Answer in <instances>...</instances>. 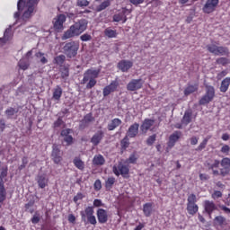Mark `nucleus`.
<instances>
[{
	"mask_svg": "<svg viewBox=\"0 0 230 230\" xmlns=\"http://www.w3.org/2000/svg\"><path fill=\"white\" fill-rule=\"evenodd\" d=\"M4 112L7 119H12V118H13V116L19 112V108L9 107Z\"/></svg>",
	"mask_w": 230,
	"mask_h": 230,
	"instance_id": "473e14b6",
	"label": "nucleus"
},
{
	"mask_svg": "<svg viewBox=\"0 0 230 230\" xmlns=\"http://www.w3.org/2000/svg\"><path fill=\"white\" fill-rule=\"evenodd\" d=\"M5 177H8V166H4V167H2V171H1V172H0V181H2V182H4V179L5 178Z\"/></svg>",
	"mask_w": 230,
	"mask_h": 230,
	"instance_id": "de8ad7c7",
	"label": "nucleus"
},
{
	"mask_svg": "<svg viewBox=\"0 0 230 230\" xmlns=\"http://www.w3.org/2000/svg\"><path fill=\"white\" fill-rule=\"evenodd\" d=\"M35 204V201H29L27 204H25V211H29V213L32 214L35 210L31 208H33Z\"/></svg>",
	"mask_w": 230,
	"mask_h": 230,
	"instance_id": "8fccbe9b",
	"label": "nucleus"
},
{
	"mask_svg": "<svg viewBox=\"0 0 230 230\" xmlns=\"http://www.w3.org/2000/svg\"><path fill=\"white\" fill-rule=\"evenodd\" d=\"M93 164L95 166H103L105 164V158L102 155H96L93 156Z\"/></svg>",
	"mask_w": 230,
	"mask_h": 230,
	"instance_id": "c85d7f7f",
	"label": "nucleus"
},
{
	"mask_svg": "<svg viewBox=\"0 0 230 230\" xmlns=\"http://www.w3.org/2000/svg\"><path fill=\"white\" fill-rule=\"evenodd\" d=\"M31 224L37 225L39 222H40V216L38 212L35 213V215L31 219Z\"/></svg>",
	"mask_w": 230,
	"mask_h": 230,
	"instance_id": "13d9d810",
	"label": "nucleus"
},
{
	"mask_svg": "<svg viewBox=\"0 0 230 230\" xmlns=\"http://www.w3.org/2000/svg\"><path fill=\"white\" fill-rule=\"evenodd\" d=\"M138 134H139V123L135 122L128 128L126 136H128V137L134 138V137H137Z\"/></svg>",
	"mask_w": 230,
	"mask_h": 230,
	"instance_id": "412c9836",
	"label": "nucleus"
},
{
	"mask_svg": "<svg viewBox=\"0 0 230 230\" xmlns=\"http://www.w3.org/2000/svg\"><path fill=\"white\" fill-rule=\"evenodd\" d=\"M6 129V120L4 119H0V134H3Z\"/></svg>",
	"mask_w": 230,
	"mask_h": 230,
	"instance_id": "052dcab7",
	"label": "nucleus"
},
{
	"mask_svg": "<svg viewBox=\"0 0 230 230\" xmlns=\"http://www.w3.org/2000/svg\"><path fill=\"white\" fill-rule=\"evenodd\" d=\"M212 198H214V199L222 198V191H220V190L214 191V193L212 194Z\"/></svg>",
	"mask_w": 230,
	"mask_h": 230,
	"instance_id": "338daca9",
	"label": "nucleus"
},
{
	"mask_svg": "<svg viewBox=\"0 0 230 230\" xmlns=\"http://www.w3.org/2000/svg\"><path fill=\"white\" fill-rule=\"evenodd\" d=\"M93 188L95 191H100V190H102V181L96 180L94 181Z\"/></svg>",
	"mask_w": 230,
	"mask_h": 230,
	"instance_id": "0e129e2a",
	"label": "nucleus"
},
{
	"mask_svg": "<svg viewBox=\"0 0 230 230\" xmlns=\"http://www.w3.org/2000/svg\"><path fill=\"white\" fill-rule=\"evenodd\" d=\"M64 125V120L62 118H58L54 123H53V128H60V127Z\"/></svg>",
	"mask_w": 230,
	"mask_h": 230,
	"instance_id": "4d7b16f0",
	"label": "nucleus"
},
{
	"mask_svg": "<svg viewBox=\"0 0 230 230\" xmlns=\"http://www.w3.org/2000/svg\"><path fill=\"white\" fill-rule=\"evenodd\" d=\"M218 3H220V0H207L206 4L202 8L203 13H213V12L217 10Z\"/></svg>",
	"mask_w": 230,
	"mask_h": 230,
	"instance_id": "ddd939ff",
	"label": "nucleus"
},
{
	"mask_svg": "<svg viewBox=\"0 0 230 230\" xmlns=\"http://www.w3.org/2000/svg\"><path fill=\"white\" fill-rule=\"evenodd\" d=\"M112 171L117 177H119V175H122V177H127V175H128L130 172V169L121 163H119L118 166L114 165Z\"/></svg>",
	"mask_w": 230,
	"mask_h": 230,
	"instance_id": "9d476101",
	"label": "nucleus"
},
{
	"mask_svg": "<svg viewBox=\"0 0 230 230\" xmlns=\"http://www.w3.org/2000/svg\"><path fill=\"white\" fill-rule=\"evenodd\" d=\"M66 17L65 14H58L56 18L53 20V27L55 31H62L64 30V22H66Z\"/></svg>",
	"mask_w": 230,
	"mask_h": 230,
	"instance_id": "f8f14e48",
	"label": "nucleus"
},
{
	"mask_svg": "<svg viewBox=\"0 0 230 230\" xmlns=\"http://www.w3.org/2000/svg\"><path fill=\"white\" fill-rule=\"evenodd\" d=\"M205 166L208 170H211L214 177H227L230 175V158L225 157L221 161L218 159L208 160Z\"/></svg>",
	"mask_w": 230,
	"mask_h": 230,
	"instance_id": "f257e3e1",
	"label": "nucleus"
},
{
	"mask_svg": "<svg viewBox=\"0 0 230 230\" xmlns=\"http://www.w3.org/2000/svg\"><path fill=\"white\" fill-rule=\"evenodd\" d=\"M215 98V87L211 85L206 86V93L201 97L199 105H208Z\"/></svg>",
	"mask_w": 230,
	"mask_h": 230,
	"instance_id": "6e6552de",
	"label": "nucleus"
},
{
	"mask_svg": "<svg viewBox=\"0 0 230 230\" xmlns=\"http://www.w3.org/2000/svg\"><path fill=\"white\" fill-rule=\"evenodd\" d=\"M81 220L84 224H91V226H96L98 221L96 220V216H94V207L88 206L84 210L80 212Z\"/></svg>",
	"mask_w": 230,
	"mask_h": 230,
	"instance_id": "39448f33",
	"label": "nucleus"
},
{
	"mask_svg": "<svg viewBox=\"0 0 230 230\" xmlns=\"http://www.w3.org/2000/svg\"><path fill=\"white\" fill-rule=\"evenodd\" d=\"M109 6H111V1L106 0L96 7V12H103V10H106Z\"/></svg>",
	"mask_w": 230,
	"mask_h": 230,
	"instance_id": "ea45409f",
	"label": "nucleus"
},
{
	"mask_svg": "<svg viewBox=\"0 0 230 230\" xmlns=\"http://www.w3.org/2000/svg\"><path fill=\"white\" fill-rule=\"evenodd\" d=\"M78 49H80V42L72 40L64 45L63 53L67 58H75L78 55Z\"/></svg>",
	"mask_w": 230,
	"mask_h": 230,
	"instance_id": "423d86ee",
	"label": "nucleus"
},
{
	"mask_svg": "<svg viewBox=\"0 0 230 230\" xmlns=\"http://www.w3.org/2000/svg\"><path fill=\"white\" fill-rule=\"evenodd\" d=\"M62 87L60 85H57L53 90L52 99L55 102H60V98H62Z\"/></svg>",
	"mask_w": 230,
	"mask_h": 230,
	"instance_id": "cd10ccee",
	"label": "nucleus"
},
{
	"mask_svg": "<svg viewBox=\"0 0 230 230\" xmlns=\"http://www.w3.org/2000/svg\"><path fill=\"white\" fill-rule=\"evenodd\" d=\"M143 84L145 82L143 79H132L128 84H127V89L128 91H139V89L143 88Z\"/></svg>",
	"mask_w": 230,
	"mask_h": 230,
	"instance_id": "2eb2a0df",
	"label": "nucleus"
},
{
	"mask_svg": "<svg viewBox=\"0 0 230 230\" xmlns=\"http://www.w3.org/2000/svg\"><path fill=\"white\" fill-rule=\"evenodd\" d=\"M204 208L206 213H208V217L211 218V215H213V211H216L217 205H215V202L205 200L204 202Z\"/></svg>",
	"mask_w": 230,
	"mask_h": 230,
	"instance_id": "5701e85b",
	"label": "nucleus"
},
{
	"mask_svg": "<svg viewBox=\"0 0 230 230\" xmlns=\"http://www.w3.org/2000/svg\"><path fill=\"white\" fill-rule=\"evenodd\" d=\"M187 211L189 215H197L199 211V205L198 204H187Z\"/></svg>",
	"mask_w": 230,
	"mask_h": 230,
	"instance_id": "f704fd0d",
	"label": "nucleus"
},
{
	"mask_svg": "<svg viewBox=\"0 0 230 230\" xmlns=\"http://www.w3.org/2000/svg\"><path fill=\"white\" fill-rule=\"evenodd\" d=\"M104 35L108 37V39H116V37H118V32L116 31V30L106 28L104 30Z\"/></svg>",
	"mask_w": 230,
	"mask_h": 230,
	"instance_id": "c9c22d12",
	"label": "nucleus"
},
{
	"mask_svg": "<svg viewBox=\"0 0 230 230\" xmlns=\"http://www.w3.org/2000/svg\"><path fill=\"white\" fill-rule=\"evenodd\" d=\"M181 136L182 132L181 131H174L172 135H170L169 141L167 142L168 148H173V146H175V143L181 139Z\"/></svg>",
	"mask_w": 230,
	"mask_h": 230,
	"instance_id": "f3484780",
	"label": "nucleus"
},
{
	"mask_svg": "<svg viewBox=\"0 0 230 230\" xmlns=\"http://www.w3.org/2000/svg\"><path fill=\"white\" fill-rule=\"evenodd\" d=\"M117 67L122 73H128V71L134 67V62L128 59H121L118 63Z\"/></svg>",
	"mask_w": 230,
	"mask_h": 230,
	"instance_id": "4468645a",
	"label": "nucleus"
},
{
	"mask_svg": "<svg viewBox=\"0 0 230 230\" xmlns=\"http://www.w3.org/2000/svg\"><path fill=\"white\" fill-rule=\"evenodd\" d=\"M139 159V155H137V152H133L128 159H127L126 163L128 164H136L137 163V160Z\"/></svg>",
	"mask_w": 230,
	"mask_h": 230,
	"instance_id": "4c0bfd02",
	"label": "nucleus"
},
{
	"mask_svg": "<svg viewBox=\"0 0 230 230\" xmlns=\"http://www.w3.org/2000/svg\"><path fill=\"white\" fill-rule=\"evenodd\" d=\"M104 133L102 130L97 131L91 138V143L93 146H98L100 143H102V139H103Z\"/></svg>",
	"mask_w": 230,
	"mask_h": 230,
	"instance_id": "4be33fe9",
	"label": "nucleus"
},
{
	"mask_svg": "<svg viewBox=\"0 0 230 230\" xmlns=\"http://www.w3.org/2000/svg\"><path fill=\"white\" fill-rule=\"evenodd\" d=\"M90 2L88 0H77L76 6L84 8V6H89Z\"/></svg>",
	"mask_w": 230,
	"mask_h": 230,
	"instance_id": "6e6d98bb",
	"label": "nucleus"
},
{
	"mask_svg": "<svg viewBox=\"0 0 230 230\" xmlns=\"http://www.w3.org/2000/svg\"><path fill=\"white\" fill-rule=\"evenodd\" d=\"M89 22L85 19H81L78 22H75L69 27L67 31L64 32L61 39L62 40H67V39H73L75 37H79L82 35L85 30H87V25Z\"/></svg>",
	"mask_w": 230,
	"mask_h": 230,
	"instance_id": "7ed1b4c3",
	"label": "nucleus"
},
{
	"mask_svg": "<svg viewBox=\"0 0 230 230\" xmlns=\"http://www.w3.org/2000/svg\"><path fill=\"white\" fill-rule=\"evenodd\" d=\"M155 124V120L152 119H145L140 126V130L142 134H146L152 127Z\"/></svg>",
	"mask_w": 230,
	"mask_h": 230,
	"instance_id": "a211bd4d",
	"label": "nucleus"
},
{
	"mask_svg": "<svg viewBox=\"0 0 230 230\" xmlns=\"http://www.w3.org/2000/svg\"><path fill=\"white\" fill-rule=\"evenodd\" d=\"M35 57H36L37 58H40V62H41L42 64H48V58H46V57H44V53H42V52H37V53L35 54Z\"/></svg>",
	"mask_w": 230,
	"mask_h": 230,
	"instance_id": "603ef678",
	"label": "nucleus"
},
{
	"mask_svg": "<svg viewBox=\"0 0 230 230\" xmlns=\"http://www.w3.org/2000/svg\"><path fill=\"white\" fill-rule=\"evenodd\" d=\"M60 73H61V78H67L69 76V66H63L60 68Z\"/></svg>",
	"mask_w": 230,
	"mask_h": 230,
	"instance_id": "c03bdc74",
	"label": "nucleus"
},
{
	"mask_svg": "<svg viewBox=\"0 0 230 230\" xmlns=\"http://www.w3.org/2000/svg\"><path fill=\"white\" fill-rule=\"evenodd\" d=\"M105 206V204H103V202H102V199H94L93 200V208H103Z\"/></svg>",
	"mask_w": 230,
	"mask_h": 230,
	"instance_id": "680f3d73",
	"label": "nucleus"
},
{
	"mask_svg": "<svg viewBox=\"0 0 230 230\" xmlns=\"http://www.w3.org/2000/svg\"><path fill=\"white\" fill-rule=\"evenodd\" d=\"M93 121H94V117H93V113H87L81 120L80 128H85V127H88L89 123H93Z\"/></svg>",
	"mask_w": 230,
	"mask_h": 230,
	"instance_id": "b1692460",
	"label": "nucleus"
},
{
	"mask_svg": "<svg viewBox=\"0 0 230 230\" xmlns=\"http://www.w3.org/2000/svg\"><path fill=\"white\" fill-rule=\"evenodd\" d=\"M229 151H230V147L227 145H224L220 150L221 154H225L226 155H229Z\"/></svg>",
	"mask_w": 230,
	"mask_h": 230,
	"instance_id": "e2e57ef3",
	"label": "nucleus"
},
{
	"mask_svg": "<svg viewBox=\"0 0 230 230\" xmlns=\"http://www.w3.org/2000/svg\"><path fill=\"white\" fill-rule=\"evenodd\" d=\"M51 159L55 164H59L62 162V151H60V146L57 144L52 146Z\"/></svg>",
	"mask_w": 230,
	"mask_h": 230,
	"instance_id": "9b49d317",
	"label": "nucleus"
},
{
	"mask_svg": "<svg viewBox=\"0 0 230 230\" xmlns=\"http://www.w3.org/2000/svg\"><path fill=\"white\" fill-rule=\"evenodd\" d=\"M130 13H132L131 9L122 7L121 10H119L118 13L113 15V22H120L122 21L123 24H125L128 21L127 15H130Z\"/></svg>",
	"mask_w": 230,
	"mask_h": 230,
	"instance_id": "1a4fd4ad",
	"label": "nucleus"
},
{
	"mask_svg": "<svg viewBox=\"0 0 230 230\" xmlns=\"http://www.w3.org/2000/svg\"><path fill=\"white\" fill-rule=\"evenodd\" d=\"M116 182V178L114 177H109L105 181V188L106 190H112V186H114V183Z\"/></svg>",
	"mask_w": 230,
	"mask_h": 230,
	"instance_id": "a19ab883",
	"label": "nucleus"
},
{
	"mask_svg": "<svg viewBox=\"0 0 230 230\" xmlns=\"http://www.w3.org/2000/svg\"><path fill=\"white\" fill-rule=\"evenodd\" d=\"M193 116V111L191 110H187L181 119V125H190L191 123V117Z\"/></svg>",
	"mask_w": 230,
	"mask_h": 230,
	"instance_id": "393cba45",
	"label": "nucleus"
},
{
	"mask_svg": "<svg viewBox=\"0 0 230 230\" xmlns=\"http://www.w3.org/2000/svg\"><path fill=\"white\" fill-rule=\"evenodd\" d=\"M65 62H66V56L65 55L57 56L54 58V64H57V66H59L60 67L63 66Z\"/></svg>",
	"mask_w": 230,
	"mask_h": 230,
	"instance_id": "58836bf2",
	"label": "nucleus"
},
{
	"mask_svg": "<svg viewBox=\"0 0 230 230\" xmlns=\"http://www.w3.org/2000/svg\"><path fill=\"white\" fill-rule=\"evenodd\" d=\"M80 40H82V42H89V40H93V36L89 33H84L80 36Z\"/></svg>",
	"mask_w": 230,
	"mask_h": 230,
	"instance_id": "864d4df0",
	"label": "nucleus"
},
{
	"mask_svg": "<svg viewBox=\"0 0 230 230\" xmlns=\"http://www.w3.org/2000/svg\"><path fill=\"white\" fill-rule=\"evenodd\" d=\"M6 189L4 188V181L0 180V204H3L6 200Z\"/></svg>",
	"mask_w": 230,
	"mask_h": 230,
	"instance_id": "7c9ffc66",
	"label": "nucleus"
},
{
	"mask_svg": "<svg viewBox=\"0 0 230 230\" xmlns=\"http://www.w3.org/2000/svg\"><path fill=\"white\" fill-rule=\"evenodd\" d=\"M72 129L71 128H66V129H63L61 130V136L62 137H64V141L66 144V146H71V145H73V136L69 135L71 134Z\"/></svg>",
	"mask_w": 230,
	"mask_h": 230,
	"instance_id": "6ab92c4d",
	"label": "nucleus"
},
{
	"mask_svg": "<svg viewBox=\"0 0 230 230\" xmlns=\"http://www.w3.org/2000/svg\"><path fill=\"white\" fill-rule=\"evenodd\" d=\"M230 85V77H226L222 80L221 85H220V93H227Z\"/></svg>",
	"mask_w": 230,
	"mask_h": 230,
	"instance_id": "2f4dec72",
	"label": "nucleus"
},
{
	"mask_svg": "<svg viewBox=\"0 0 230 230\" xmlns=\"http://www.w3.org/2000/svg\"><path fill=\"white\" fill-rule=\"evenodd\" d=\"M99 224H107L109 222V212L103 208H98L96 211Z\"/></svg>",
	"mask_w": 230,
	"mask_h": 230,
	"instance_id": "dca6fc26",
	"label": "nucleus"
},
{
	"mask_svg": "<svg viewBox=\"0 0 230 230\" xmlns=\"http://www.w3.org/2000/svg\"><path fill=\"white\" fill-rule=\"evenodd\" d=\"M119 84L117 81H112L109 85L105 86L102 90V94L105 97L109 96L111 93H114Z\"/></svg>",
	"mask_w": 230,
	"mask_h": 230,
	"instance_id": "aec40b11",
	"label": "nucleus"
},
{
	"mask_svg": "<svg viewBox=\"0 0 230 230\" xmlns=\"http://www.w3.org/2000/svg\"><path fill=\"white\" fill-rule=\"evenodd\" d=\"M217 64H218L219 66H227V64H229L230 60L227 58H219L216 60Z\"/></svg>",
	"mask_w": 230,
	"mask_h": 230,
	"instance_id": "09e8293b",
	"label": "nucleus"
},
{
	"mask_svg": "<svg viewBox=\"0 0 230 230\" xmlns=\"http://www.w3.org/2000/svg\"><path fill=\"white\" fill-rule=\"evenodd\" d=\"M199 181H209V175L206 174V173H199Z\"/></svg>",
	"mask_w": 230,
	"mask_h": 230,
	"instance_id": "69168bd1",
	"label": "nucleus"
},
{
	"mask_svg": "<svg viewBox=\"0 0 230 230\" xmlns=\"http://www.w3.org/2000/svg\"><path fill=\"white\" fill-rule=\"evenodd\" d=\"M100 73H102V69L98 68H89L86 71H84L83 75V79L81 81V84L83 85L86 84V89H93L98 84V81H96V78L100 76Z\"/></svg>",
	"mask_w": 230,
	"mask_h": 230,
	"instance_id": "20e7f679",
	"label": "nucleus"
},
{
	"mask_svg": "<svg viewBox=\"0 0 230 230\" xmlns=\"http://www.w3.org/2000/svg\"><path fill=\"white\" fill-rule=\"evenodd\" d=\"M38 184L41 190H44V188L48 186V179L45 175L38 176Z\"/></svg>",
	"mask_w": 230,
	"mask_h": 230,
	"instance_id": "e433bc0d",
	"label": "nucleus"
},
{
	"mask_svg": "<svg viewBox=\"0 0 230 230\" xmlns=\"http://www.w3.org/2000/svg\"><path fill=\"white\" fill-rule=\"evenodd\" d=\"M198 91H199V84H189L184 89V95L185 96H190V94H193V93H197Z\"/></svg>",
	"mask_w": 230,
	"mask_h": 230,
	"instance_id": "a878e982",
	"label": "nucleus"
},
{
	"mask_svg": "<svg viewBox=\"0 0 230 230\" xmlns=\"http://www.w3.org/2000/svg\"><path fill=\"white\" fill-rule=\"evenodd\" d=\"M207 49L209 53L216 56L229 57V49L224 46H217L215 44L207 45Z\"/></svg>",
	"mask_w": 230,
	"mask_h": 230,
	"instance_id": "0eeeda50",
	"label": "nucleus"
},
{
	"mask_svg": "<svg viewBox=\"0 0 230 230\" xmlns=\"http://www.w3.org/2000/svg\"><path fill=\"white\" fill-rule=\"evenodd\" d=\"M155 139H157V135L154 134L147 137L146 143L147 146H152L155 143Z\"/></svg>",
	"mask_w": 230,
	"mask_h": 230,
	"instance_id": "49530a36",
	"label": "nucleus"
},
{
	"mask_svg": "<svg viewBox=\"0 0 230 230\" xmlns=\"http://www.w3.org/2000/svg\"><path fill=\"white\" fill-rule=\"evenodd\" d=\"M120 146L122 150H127L130 146V141L128 140V136H125L124 138L120 141Z\"/></svg>",
	"mask_w": 230,
	"mask_h": 230,
	"instance_id": "79ce46f5",
	"label": "nucleus"
},
{
	"mask_svg": "<svg viewBox=\"0 0 230 230\" xmlns=\"http://www.w3.org/2000/svg\"><path fill=\"white\" fill-rule=\"evenodd\" d=\"M215 222H217L219 226H224V224L226 223V217L222 216H217L215 217Z\"/></svg>",
	"mask_w": 230,
	"mask_h": 230,
	"instance_id": "bf43d9fd",
	"label": "nucleus"
},
{
	"mask_svg": "<svg viewBox=\"0 0 230 230\" xmlns=\"http://www.w3.org/2000/svg\"><path fill=\"white\" fill-rule=\"evenodd\" d=\"M74 166L77 168V170H80L81 172H84L85 169V163L80 159V157H75L73 160Z\"/></svg>",
	"mask_w": 230,
	"mask_h": 230,
	"instance_id": "c756f323",
	"label": "nucleus"
},
{
	"mask_svg": "<svg viewBox=\"0 0 230 230\" xmlns=\"http://www.w3.org/2000/svg\"><path fill=\"white\" fill-rule=\"evenodd\" d=\"M122 121L121 119L115 118L111 119V121L108 124L107 128L110 131L116 130L119 125H121Z\"/></svg>",
	"mask_w": 230,
	"mask_h": 230,
	"instance_id": "bb28decb",
	"label": "nucleus"
},
{
	"mask_svg": "<svg viewBox=\"0 0 230 230\" xmlns=\"http://www.w3.org/2000/svg\"><path fill=\"white\" fill-rule=\"evenodd\" d=\"M68 222L70 224H75V222H76V217H75V215H73V214H69L68 215Z\"/></svg>",
	"mask_w": 230,
	"mask_h": 230,
	"instance_id": "774afa93",
	"label": "nucleus"
},
{
	"mask_svg": "<svg viewBox=\"0 0 230 230\" xmlns=\"http://www.w3.org/2000/svg\"><path fill=\"white\" fill-rule=\"evenodd\" d=\"M187 204H197V196L195 194L189 195Z\"/></svg>",
	"mask_w": 230,
	"mask_h": 230,
	"instance_id": "5fc2aeb1",
	"label": "nucleus"
},
{
	"mask_svg": "<svg viewBox=\"0 0 230 230\" xmlns=\"http://www.w3.org/2000/svg\"><path fill=\"white\" fill-rule=\"evenodd\" d=\"M152 206H154L153 203H145L143 205V213L145 217H148L152 215Z\"/></svg>",
	"mask_w": 230,
	"mask_h": 230,
	"instance_id": "72a5a7b5",
	"label": "nucleus"
},
{
	"mask_svg": "<svg viewBox=\"0 0 230 230\" xmlns=\"http://www.w3.org/2000/svg\"><path fill=\"white\" fill-rule=\"evenodd\" d=\"M37 4V0H19L17 4L18 12L14 13V19H19L21 17V13H22L23 21L30 19L35 12V5Z\"/></svg>",
	"mask_w": 230,
	"mask_h": 230,
	"instance_id": "f03ea898",
	"label": "nucleus"
},
{
	"mask_svg": "<svg viewBox=\"0 0 230 230\" xmlns=\"http://www.w3.org/2000/svg\"><path fill=\"white\" fill-rule=\"evenodd\" d=\"M13 35V34L12 33V27H9L4 31V38L2 39L4 40V42H7V40H10V39H12Z\"/></svg>",
	"mask_w": 230,
	"mask_h": 230,
	"instance_id": "37998d69",
	"label": "nucleus"
},
{
	"mask_svg": "<svg viewBox=\"0 0 230 230\" xmlns=\"http://www.w3.org/2000/svg\"><path fill=\"white\" fill-rule=\"evenodd\" d=\"M210 137H207L205 138L200 144L199 146L197 147L196 150H198V152H201V150H204V148H206V146L208 145V141H209Z\"/></svg>",
	"mask_w": 230,
	"mask_h": 230,
	"instance_id": "3c124183",
	"label": "nucleus"
},
{
	"mask_svg": "<svg viewBox=\"0 0 230 230\" xmlns=\"http://www.w3.org/2000/svg\"><path fill=\"white\" fill-rule=\"evenodd\" d=\"M18 67H20V69H22V71H26V69L30 67V63L24 59H21L18 62Z\"/></svg>",
	"mask_w": 230,
	"mask_h": 230,
	"instance_id": "a18cd8bd",
	"label": "nucleus"
}]
</instances>
